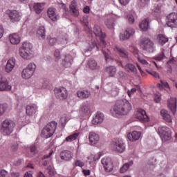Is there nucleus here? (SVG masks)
<instances>
[{"instance_id": "5701e85b", "label": "nucleus", "mask_w": 177, "mask_h": 177, "mask_svg": "<svg viewBox=\"0 0 177 177\" xmlns=\"http://www.w3.org/2000/svg\"><path fill=\"white\" fill-rule=\"evenodd\" d=\"M142 133L140 131H133L132 133H129L127 134V138L130 142H136V140H139Z\"/></svg>"}, {"instance_id": "a211bd4d", "label": "nucleus", "mask_w": 177, "mask_h": 177, "mask_svg": "<svg viewBox=\"0 0 177 177\" xmlns=\"http://www.w3.org/2000/svg\"><path fill=\"white\" fill-rule=\"evenodd\" d=\"M26 111L27 115H29L30 117L34 115L37 111H38V106L35 104H32L30 105L26 106Z\"/></svg>"}, {"instance_id": "f704fd0d", "label": "nucleus", "mask_w": 177, "mask_h": 177, "mask_svg": "<svg viewBox=\"0 0 177 177\" xmlns=\"http://www.w3.org/2000/svg\"><path fill=\"white\" fill-rule=\"evenodd\" d=\"M119 93L120 88H118V86L115 85H113L111 89L109 91V93H110L112 97H115V96H118Z\"/></svg>"}, {"instance_id": "338daca9", "label": "nucleus", "mask_w": 177, "mask_h": 177, "mask_svg": "<svg viewBox=\"0 0 177 177\" xmlns=\"http://www.w3.org/2000/svg\"><path fill=\"white\" fill-rule=\"evenodd\" d=\"M94 157V161H97V160H100V153H97L95 155H93Z\"/></svg>"}, {"instance_id": "1a4fd4ad", "label": "nucleus", "mask_w": 177, "mask_h": 177, "mask_svg": "<svg viewBox=\"0 0 177 177\" xmlns=\"http://www.w3.org/2000/svg\"><path fill=\"white\" fill-rule=\"evenodd\" d=\"M9 19L12 23H16V21H20L21 19V14L16 10H8L6 11Z\"/></svg>"}, {"instance_id": "3c124183", "label": "nucleus", "mask_w": 177, "mask_h": 177, "mask_svg": "<svg viewBox=\"0 0 177 177\" xmlns=\"http://www.w3.org/2000/svg\"><path fill=\"white\" fill-rule=\"evenodd\" d=\"M158 88H159V89H162V88L169 89V84H168V82H163L162 80H160V83L158 84Z\"/></svg>"}, {"instance_id": "09e8293b", "label": "nucleus", "mask_w": 177, "mask_h": 177, "mask_svg": "<svg viewBox=\"0 0 177 177\" xmlns=\"http://www.w3.org/2000/svg\"><path fill=\"white\" fill-rule=\"evenodd\" d=\"M150 3V0H139L138 1V6L143 9V8H146Z\"/></svg>"}, {"instance_id": "680f3d73", "label": "nucleus", "mask_w": 177, "mask_h": 177, "mask_svg": "<svg viewBox=\"0 0 177 177\" xmlns=\"http://www.w3.org/2000/svg\"><path fill=\"white\" fill-rule=\"evenodd\" d=\"M120 3L122 4L123 6H127L128 3H129L131 0H119Z\"/></svg>"}, {"instance_id": "cd10ccee", "label": "nucleus", "mask_w": 177, "mask_h": 177, "mask_svg": "<svg viewBox=\"0 0 177 177\" xmlns=\"http://www.w3.org/2000/svg\"><path fill=\"white\" fill-rule=\"evenodd\" d=\"M79 99H88L91 96V91L88 90L79 91L77 92Z\"/></svg>"}, {"instance_id": "b1692460", "label": "nucleus", "mask_w": 177, "mask_h": 177, "mask_svg": "<svg viewBox=\"0 0 177 177\" xmlns=\"http://www.w3.org/2000/svg\"><path fill=\"white\" fill-rule=\"evenodd\" d=\"M60 157L64 161H70L73 158V153L70 151L64 150L61 152Z\"/></svg>"}, {"instance_id": "7c9ffc66", "label": "nucleus", "mask_w": 177, "mask_h": 177, "mask_svg": "<svg viewBox=\"0 0 177 177\" xmlns=\"http://www.w3.org/2000/svg\"><path fill=\"white\" fill-rule=\"evenodd\" d=\"M44 6L45 3H35L33 6V9L37 15H39L44 10Z\"/></svg>"}, {"instance_id": "c756f323", "label": "nucleus", "mask_w": 177, "mask_h": 177, "mask_svg": "<svg viewBox=\"0 0 177 177\" xmlns=\"http://www.w3.org/2000/svg\"><path fill=\"white\" fill-rule=\"evenodd\" d=\"M46 34V30L44 26H40L37 30V36L40 39H45Z\"/></svg>"}, {"instance_id": "c85d7f7f", "label": "nucleus", "mask_w": 177, "mask_h": 177, "mask_svg": "<svg viewBox=\"0 0 177 177\" xmlns=\"http://www.w3.org/2000/svg\"><path fill=\"white\" fill-rule=\"evenodd\" d=\"M160 115L166 122H172V118H171V115L168 113V111L162 109L160 111Z\"/></svg>"}, {"instance_id": "f8f14e48", "label": "nucleus", "mask_w": 177, "mask_h": 177, "mask_svg": "<svg viewBox=\"0 0 177 177\" xmlns=\"http://www.w3.org/2000/svg\"><path fill=\"white\" fill-rule=\"evenodd\" d=\"M167 24L168 27L171 28H176L177 27V14L171 12L167 16Z\"/></svg>"}, {"instance_id": "774afa93", "label": "nucleus", "mask_w": 177, "mask_h": 177, "mask_svg": "<svg viewBox=\"0 0 177 177\" xmlns=\"http://www.w3.org/2000/svg\"><path fill=\"white\" fill-rule=\"evenodd\" d=\"M24 177H32V173H31V171H28L25 174Z\"/></svg>"}, {"instance_id": "0e129e2a", "label": "nucleus", "mask_w": 177, "mask_h": 177, "mask_svg": "<svg viewBox=\"0 0 177 177\" xmlns=\"http://www.w3.org/2000/svg\"><path fill=\"white\" fill-rule=\"evenodd\" d=\"M149 74L154 77V78H160V75H158V73L156 71L150 72Z\"/></svg>"}, {"instance_id": "f03ea898", "label": "nucleus", "mask_w": 177, "mask_h": 177, "mask_svg": "<svg viewBox=\"0 0 177 177\" xmlns=\"http://www.w3.org/2000/svg\"><path fill=\"white\" fill-rule=\"evenodd\" d=\"M93 32L97 38L99 39L100 43L98 45L96 44L94 41H89L88 45L90 48H87V50H92L95 46H96L97 49H99V46L102 48H106L107 44L106 41H104V38H106V34L102 32V28L99 26H95L93 28Z\"/></svg>"}, {"instance_id": "a878e982", "label": "nucleus", "mask_w": 177, "mask_h": 177, "mask_svg": "<svg viewBox=\"0 0 177 177\" xmlns=\"http://www.w3.org/2000/svg\"><path fill=\"white\" fill-rule=\"evenodd\" d=\"M73 57L70 55H65L64 59L62 60V65L64 67H71L73 64Z\"/></svg>"}, {"instance_id": "603ef678", "label": "nucleus", "mask_w": 177, "mask_h": 177, "mask_svg": "<svg viewBox=\"0 0 177 177\" xmlns=\"http://www.w3.org/2000/svg\"><path fill=\"white\" fill-rule=\"evenodd\" d=\"M6 110H8L7 104H0V117H1L3 114H5Z\"/></svg>"}, {"instance_id": "ea45409f", "label": "nucleus", "mask_w": 177, "mask_h": 177, "mask_svg": "<svg viewBox=\"0 0 177 177\" xmlns=\"http://www.w3.org/2000/svg\"><path fill=\"white\" fill-rule=\"evenodd\" d=\"M70 120V116L67 114H64L60 118V124L62 127H64L66 124H67V122Z\"/></svg>"}, {"instance_id": "de8ad7c7", "label": "nucleus", "mask_w": 177, "mask_h": 177, "mask_svg": "<svg viewBox=\"0 0 177 177\" xmlns=\"http://www.w3.org/2000/svg\"><path fill=\"white\" fill-rule=\"evenodd\" d=\"M47 41L48 45H50V46H55V45H56V42H57V39L55 37L48 36Z\"/></svg>"}, {"instance_id": "f257e3e1", "label": "nucleus", "mask_w": 177, "mask_h": 177, "mask_svg": "<svg viewBox=\"0 0 177 177\" xmlns=\"http://www.w3.org/2000/svg\"><path fill=\"white\" fill-rule=\"evenodd\" d=\"M132 110V104L126 99L118 100L115 104L111 109V114L113 117L127 115Z\"/></svg>"}, {"instance_id": "79ce46f5", "label": "nucleus", "mask_w": 177, "mask_h": 177, "mask_svg": "<svg viewBox=\"0 0 177 177\" xmlns=\"http://www.w3.org/2000/svg\"><path fill=\"white\" fill-rule=\"evenodd\" d=\"M70 10L72 11V13L75 17H78L80 15V11H78L77 7L75 6V3H72L70 6Z\"/></svg>"}, {"instance_id": "69168bd1", "label": "nucleus", "mask_w": 177, "mask_h": 177, "mask_svg": "<svg viewBox=\"0 0 177 177\" xmlns=\"http://www.w3.org/2000/svg\"><path fill=\"white\" fill-rule=\"evenodd\" d=\"M159 10H161V4H158L153 10L156 13H158Z\"/></svg>"}, {"instance_id": "dca6fc26", "label": "nucleus", "mask_w": 177, "mask_h": 177, "mask_svg": "<svg viewBox=\"0 0 177 177\" xmlns=\"http://www.w3.org/2000/svg\"><path fill=\"white\" fill-rule=\"evenodd\" d=\"M135 34V30L132 28H127L124 34H120V39L122 41H125L126 39H129L130 37H132Z\"/></svg>"}, {"instance_id": "a18cd8bd", "label": "nucleus", "mask_w": 177, "mask_h": 177, "mask_svg": "<svg viewBox=\"0 0 177 177\" xmlns=\"http://www.w3.org/2000/svg\"><path fill=\"white\" fill-rule=\"evenodd\" d=\"M80 135V133H75L71 136H68L66 138L64 142H73V140H75L77 138H78V136Z\"/></svg>"}, {"instance_id": "9b49d317", "label": "nucleus", "mask_w": 177, "mask_h": 177, "mask_svg": "<svg viewBox=\"0 0 177 177\" xmlns=\"http://www.w3.org/2000/svg\"><path fill=\"white\" fill-rule=\"evenodd\" d=\"M101 164L104 167V169L106 172H111L114 166L113 165V160L111 158H104L101 160Z\"/></svg>"}, {"instance_id": "c03bdc74", "label": "nucleus", "mask_w": 177, "mask_h": 177, "mask_svg": "<svg viewBox=\"0 0 177 177\" xmlns=\"http://www.w3.org/2000/svg\"><path fill=\"white\" fill-rule=\"evenodd\" d=\"M88 67L91 68V70H96V68H99L97 63L94 59H91L88 61Z\"/></svg>"}, {"instance_id": "58836bf2", "label": "nucleus", "mask_w": 177, "mask_h": 177, "mask_svg": "<svg viewBox=\"0 0 177 177\" xmlns=\"http://www.w3.org/2000/svg\"><path fill=\"white\" fill-rule=\"evenodd\" d=\"M67 39H68V37L66 34L61 35L58 38V41L62 45H67Z\"/></svg>"}, {"instance_id": "4d7b16f0", "label": "nucleus", "mask_w": 177, "mask_h": 177, "mask_svg": "<svg viewBox=\"0 0 177 177\" xmlns=\"http://www.w3.org/2000/svg\"><path fill=\"white\" fill-rule=\"evenodd\" d=\"M138 60L140 62V63H141V64H144L145 66H147V64H149V63L145 59L141 58L140 57H138Z\"/></svg>"}, {"instance_id": "37998d69", "label": "nucleus", "mask_w": 177, "mask_h": 177, "mask_svg": "<svg viewBox=\"0 0 177 177\" xmlns=\"http://www.w3.org/2000/svg\"><path fill=\"white\" fill-rule=\"evenodd\" d=\"M106 27H108L110 30H113L114 28V19L109 18L105 21Z\"/></svg>"}, {"instance_id": "4c0bfd02", "label": "nucleus", "mask_w": 177, "mask_h": 177, "mask_svg": "<svg viewBox=\"0 0 177 177\" xmlns=\"http://www.w3.org/2000/svg\"><path fill=\"white\" fill-rule=\"evenodd\" d=\"M164 49L161 50V53L158 54L156 56L153 57L154 60H156L158 62H162V60H164V59H166L167 57L165 56V53H164Z\"/></svg>"}, {"instance_id": "393cba45", "label": "nucleus", "mask_w": 177, "mask_h": 177, "mask_svg": "<svg viewBox=\"0 0 177 177\" xmlns=\"http://www.w3.org/2000/svg\"><path fill=\"white\" fill-rule=\"evenodd\" d=\"M176 106H177V100L175 97H171L169 100L168 107L170 109L171 113L175 114L176 112Z\"/></svg>"}, {"instance_id": "423d86ee", "label": "nucleus", "mask_w": 177, "mask_h": 177, "mask_svg": "<svg viewBox=\"0 0 177 177\" xmlns=\"http://www.w3.org/2000/svg\"><path fill=\"white\" fill-rule=\"evenodd\" d=\"M36 69L37 65L32 62L30 63L27 67L22 71V78H24V80H30V78L34 75Z\"/></svg>"}, {"instance_id": "39448f33", "label": "nucleus", "mask_w": 177, "mask_h": 177, "mask_svg": "<svg viewBox=\"0 0 177 177\" xmlns=\"http://www.w3.org/2000/svg\"><path fill=\"white\" fill-rule=\"evenodd\" d=\"M13 128H15V123L12 120H5L2 122L1 131L5 136L10 135L13 132Z\"/></svg>"}, {"instance_id": "20e7f679", "label": "nucleus", "mask_w": 177, "mask_h": 177, "mask_svg": "<svg viewBox=\"0 0 177 177\" xmlns=\"http://www.w3.org/2000/svg\"><path fill=\"white\" fill-rule=\"evenodd\" d=\"M56 128H57V122L53 121L49 122L42 130L41 135L43 138H52L53 133L56 132Z\"/></svg>"}, {"instance_id": "864d4df0", "label": "nucleus", "mask_w": 177, "mask_h": 177, "mask_svg": "<svg viewBox=\"0 0 177 177\" xmlns=\"http://www.w3.org/2000/svg\"><path fill=\"white\" fill-rule=\"evenodd\" d=\"M154 101L156 102V103H160V102H161V93H155Z\"/></svg>"}, {"instance_id": "8fccbe9b", "label": "nucleus", "mask_w": 177, "mask_h": 177, "mask_svg": "<svg viewBox=\"0 0 177 177\" xmlns=\"http://www.w3.org/2000/svg\"><path fill=\"white\" fill-rule=\"evenodd\" d=\"M124 68L127 71H131V73H135V71H136V68L132 64H127Z\"/></svg>"}, {"instance_id": "a19ab883", "label": "nucleus", "mask_w": 177, "mask_h": 177, "mask_svg": "<svg viewBox=\"0 0 177 177\" xmlns=\"http://www.w3.org/2000/svg\"><path fill=\"white\" fill-rule=\"evenodd\" d=\"M102 53L104 54L106 63H110V62H113V58L110 55V50H107L106 51L102 49Z\"/></svg>"}, {"instance_id": "9d476101", "label": "nucleus", "mask_w": 177, "mask_h": 177, "mask_svg": "<svg viewBox=\"0 0 177 177\" xmlns=\"http://www.w3.org/2000/svg\"><path fill=\"white\" fill-rule=\"evenodd\" d=\"M54 93L57 99H59V100L67 99V89L64 87L55 88L54 89Z\"/></svg>"}, {"instance_id": "0eeeda50", "label": "nucleus", "mask_w": 177, "mask_h": 177, "mask_svg": "<svg viewBox=\"0 0 177 177\" xmlns=\"http://www.w3.org/2000/svg\"><path fill=\"white\" fill-rule=\"evenodd\" d=\"M111 149L117 153H124L125 151V143L122 139H115L111 145Z\"/></svg>"}, {"instance_id": "473e14b6", "label": "nucleus", "mask_w": 177, "mask_h": 177, "mask_svg": "<svg viewBox=\"0 0 177 177\" xmlns=\"http://www.w3.org/2000/svg\"><path fill=\"white\" fill-rule=\"evenodd\" d=\"M52 154H53V151L51 150L48 154L44 156L42 158L44 167H46L50 162Z\"/></svg>"}, {"instance_id": "2f4dec72", "label": "nucleus", "mask_w": 177, "mask_h": 177, "mask_svg": "<svg viewBox=\"0 0 177 177\" xmlns=\"http://www.w3.org/2000/svg\"><path fill=\"white\" fill-rule=\"evenodd\" d=\"M132 165H133V161L132 160L124 163L120 169V174H125V172H127V171H128V169H129Z\"/></svg>"}, {"instance_id": "bb28decb", "label": "nucleus", "mask_w": 177, "mask_h": 177, "mask_svg": "<svg viewBox=\"0 0 177 177\" xmlns=\"http://www.w3.org/2000/svg\"><path fill=\"white\" fill-rule=\"evenodd\" d=\"M9 41L12 45H17L18 44H20V37L16 33L10 35Z\"/></svg>"}, {"instance_id": "7ed1b4c3", "label": "nucleus", "mask_w": 177, "mask_h": 177, "mask_svg": "<svg viewBox=\"0 0 177 177\" xmlns=\"http://www.w3.org/2000/svg\"><path fill=\"white\" fill-rule=\"evenodd\" d=\"M19 55L24 60H30L34 57L32 53V44L31 43L24 42L19 49Z\"/></svg>"}, {"instance_id": "ddd939ff", "label": "nucleus", "mask_w": 177, "mask_h": 177, "mask_svg": "<svg viewBox=\"0 0 177 177\" xmlns=\"http://www.w3.org/2000/svg\"><path fill=\"white\" fill-rule=\"evenodd\" d=\"M6 91L9 92V91H12V86L9 85L8 82V79L6 77L0 75V91Z\"/></svg>"}, {"instance_id": "e433bc0d", "label": "nucleus", "mask_w": 177, "mask_h": 177, "mask_svg": "<svg viewBox=\"0 0 177 177\" xmlns=\"http://www.w3.org/2000/svg\"><path fill=\"white\" fill-rule=\"evenodd\" d=\"M106 70L109 77H114V75H115V73H117V68H115V67L114 66H107Z\"/></svg>"}, {"instance_id": "f3484780", "label": "nucleus", "mask_w": 177, "mask_h": 177, "mask_svg": "<svg viewBox=\"0 0 177 177\" xmlns=\"http://www.w3.org/2000/svg\"><path fill=\"white\" fill-rule=\"evenodd\" d=\"M136 118L141 122H147L149 121V116L146 114V111L143 109H138Z\"/></svg>"}, {"instance_id": "13d9d810", "label": "nucleus", "mask_w": 177, "mask_h": 177, "mask_svg": "<svg viewBox=\"0 0 177 177\" xmlns=\"http://www.w3.org/2000/svg\"><path fill=\"white\" fill-rule=\"evenodd\" d=\"M54 56H55V59H57V60H59V59H60V50L59 49L55 50V51L54 53Z\"/></svg>"}, {"instance_id": "412c9836", "label": "nucleus", "mask_w": 177, "mask_h": 177, "mask_svg": "<svg viewBox=\"0 0 177 177\" xmlns=\"http://www.w3.org/2000/svg\"><path fill=\"white\" fill-rule=\"evenodd\" d=\"M88 140L90 145L93 146V145H96L99 140H100V138L99 137V134H97L95 132H90L88 136Z\"/></svg>"}, {"instance_id": "49530a36", "label": "nucleus", "mask_w": 177, "mask_h": 177, "mask_svg": "<svg viewBox=\"0 0 177 177\" xmlns=\"http://www.w3.org/2000/svg\"><path fill=\"white\" fill-rule=\"evenodd\" d=\"M118 51L119 52V55L121 56V57H123L124 59H128L129 54L128 52L125 50V49L118 48Z\"/></svg>"}, {"instance_id": "6ab92c4d", "label": "nucleus", "mask_w": 177, "mask_h": 177, "mask_svg": "<svg viewBox=\"0 0 177 177\" xmlns=\"http://www.w3.org/2000/svg\"><path fill=\"white\" fill-rule=\"evenodd\" d=\"M16 63V59L15 58L10 59L5 66L6 73H12L13 71V68H15V65Z\"/></svg>"}, {"instance_id": "5fc2aeb1", "label": "nucleus", "mask_w": 177, "mask_h": 177, "mask_svg": "<svg viewBox=\"0 0 177 177\" xmlns=\"http://www.w3.org/2000/svg\"><path fill=\"white\" fill-rule=\"evenodd\" d=\"M127 19L129 24H133V23H135V17H133V15L129 14L127 16Z\"/></svg>"}, {"instance_id": "4be33fe9", "label": "nucleus", "mask_w": 177, "mask_h": 177, "mask_svg": "<svg viewBox=\"0 0 177 177\" xmlns=\"http://www.w3.org/2000/svg\"><path fill=\"white\" fill-rule=\"evenodd\" d=\"M104 120V115L102 112H97L95 118L92 120L93 125H97V124H102Z\"/></svg>"}, {"instance_id": "c9c22d12", "label": "nucleus", "mask_w": 177, "mask_h": 177, "mask_svg": "<svg viewBox=\"0 0 177 177\" xmlns=\"http://www.w3.org/2000/svg\"><path fill=\"white\" fill-rule=\"evenodd\" d=\"M149 19H145L140 24V28L142 31H146L147 30H149Z\"/></svg>"}, {"instance_id": "4468645a", "label": "nucleus", "mask_w": 177, "mask_h": 177, "mask_svg": "<svg viewBox=\"0 0 177 177\" xmlns=\"http://www.w3.org/2000/svg\"><path fill=\"white\" fill-rule=\"evenodd\" d=\"M141 45L144 50H147V52H151L154 46V43H153L150 39L145 38L142 40Z\"/></svg>"}, {"instance_id": "6e6552de", "label": "nucleus", "mask_w": 177, "mask_h": 177, "mask_svg": "<svg viewBox=\"0 0 177 177\" xmlns=\"http://www.w3.org/2000/svg\"><path fill=\"white\" fill-rule=\"evenodd\" d=\"M158 133L162 139L165 142L167 140H171V129L167 127H160L158 128Z\"/></svg>"}, {"instance_id": "052dcab7", "label": "nucleus", "mask_w": 177, "mask_h": 177, "mask_svg": "<svg viewBox=\"0 0 177 177\" xmlns=\"http://www.w3.org/2000/svg\"><path fill=\"white\" fill-rule=\"evenodd\" d=\"M30 151H31V153H34L35 154H37V153H38V149L37 148V147L35 145H32L30 147Z\"/></svg>"}, {"instance_id": "2eb2a0df", "label": "nucleus", "mask_w": 177, "mask_h": 177, "mask_svg": "<svg viewBox=\"0 0 177 177\" xmlns=\"http://www.w3.org/2000/svg\"><path fill=\"white\" fill-rule=\"evenodd\" d=\"M92 109H91V105L88 104H84L80 106L79 114L80 117H88V115H91V112Z\"/></svg>"}, {"instance_id": "72a5a7b5", "label": "nucleus", "mask_w": 177, "mask_h": 177, "mask_svg": "<svg viewBox=\"0 0 177 177\" xmlns=\"http://www.w3.org/2000/svg\"><path fill=\"white\" fill-rule=\"evenodd\" d=\"M156 38H157V41H158L159 45H161L162 46V45H165V44H167V42H168L167 37H166L163 35H158Z\"/></svg>"}, {"instance_id": "e2e57ef3", "label": "nucleus", "mask_w": 177, "mask_h": 177, "mask_svg": "<svg viewBox=\"0 0 177 177\" xmlns=\"http://www.w3.org/2000/svg\"><path fill=\"white\" fill-rule=\"evenodd\" d=\"M0 177H8V171L6 170L0 171Z\"/></svg>"}, {"instance_id": "6e6d98bb", "label": "nucleus", "mask_w": 177, "mask_h": 177, "mask_svg": "<svg viewBox=\"0 0 177 177\" xmlns=\"http://www.w3.org/2000/svg\"><path fill=\"white\" fill-rule=\"evenodd\" d=\"M48 174L50 176H54L55 171L53 170V167L52 166H48L47 167Z\"/></svg>"}, {"instance_id": "bf43d9fd", "label": "nucleus", "mask_w": 177, "mask_h": 177, "mask_svg": "<svg viewBox=\"0 0 177 177\" xmlns=\"http://www.w3.org/2000/svg\"><path fill=\"white\" fill-rule=\"evenodd\" d=\"M75 165H76V167H84L85 165V163H84V162H82L80 160H77L75 162Z\"/></svg>"}, {"instance_id": "aec40b11", "label": "nucleus", "mask_w": 177, "mask_h": 177, "mask_svg": "<svg viewBox=\"0 0 177 177\" xmlns=\"http://www.w3.org/2000/svg\"><path fill=\"white\" fill-rule=\"evenodd\" d=\"M47 15L53 21H57V20H59V15L56 13L55 8H49L47 10Z\"/></svg>"}]
</instances>
